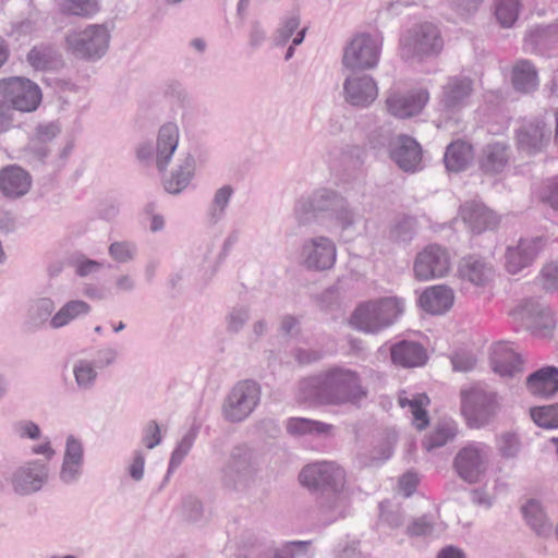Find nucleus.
<instances>
[{
	"label": "nucleus",
	"instance_id": "f257e3e1",
	"mask_svg": "<svg viewBox=\"0 0 558 558\" xmlns=\"http://www.w3.org/2000/svg\"><path fill=\"white\" fill-rule=\"evenodd\" d=\"M300 483L314 492L327 493L322 496L319 507L330 520H335L342 513L344 498L341 495L345 485L344 470L331 461H319L307 464L299 474Z\"/></svg>",
	"mask_w": 558,
	"mask_h": 558
},
{
	"label": "nucleus",
	"instance_id": "f03ea898",
	"mask_svg": "<svg viewBox=\"0 0 558 558\" xmlns=\"http://www.w3.org/2000/svg\"><path fill=\"white\" fill-rule=\"evenodd\" d=\"M500 409L499 396L487 386L476 383L460 389V412L470 428L489 425Z\"/></svg>",
	"mask_w": 558,
	"mask_h": 558
},
{
	"label": "nucleus",
	"instance_id": "7ed1b4c3",
	"mask_svg": "<svg viewBox=\"0 0 558 558\" xmlns=\"http://www.w3.org/2000/svg\"><path fill=\"white\" fill-rule=\"evenodd\" d=\"M404 311L402 299L390 296L361 304L351 317L359 330L376 333L392 325Z\"/></svg>",
	"mask_w": 558,
	"mask_h": 558
},
{
	"label": "nucleus",
	"instance_id": "20e7f679",
	"mask_svg": "<svg viewBox=\"0 0 558 558\" xmlns=\"http://www.w3.org/2000/svg\"><path fill=\"white\" fill-rule=\"evenodd\" d=\"M223 486L236 493L247 492L255 483L258 461L255 452L247 446L232 448L221 470Z\"/></svg>",
	"mask_w": 558,
	"mask_h": 558
},
{
	"label": "nucleus",
	"instance_id": "39448f33",
	"mask_svg": "<svg viewBox=\"0 0 558 558\" xmlns=\"http://www.w3.org/2000/svg\"><path fill=\"white\" fill-rule=\"evenodd\" d=\"M329 405L359 404L367 398V388L353 369L332 367L325 372Z\"/></svg>",
	"mask_w": 558,
	"mask_h": 558
},
{
	"label": "nucleus",
	"instance_id": "423d86ee",
	"mask_svg": "<svg viewBox=\"0 0 558 558\" xmlns=\"http://www.w3.org/2000/svg\"><path fill=\"white\" fill-rule=\"evenodd\" d=\"M383 47L380 35L359 33L343 48L342 65L349 70H371L379 61Z\"/></svg>",
	"mask_w": 558,
	"mask_h": 558
},
{
	"label": "nucleus",
	"instance_id": "0eeeda50",
	"mask_svg": "<svg viewBox=\"0 0 558 558\" xmlns=\"http://www.w3.org/2000/svg\"><path fill=\"white\" fill-rule=\"evenodd\" d=\"M490 454L492 449L487 444L469 441L458 450L453 469L462 481L469 484L478 483L488 469Z\"/></svg>",
	"mask_w": 558,
	"mask_h": 558
},
{
	"label": "nucleus",
	"instance_id": "6e6552de",
	"mask_svg": "<svg viewBox=\"0 0 558 558\" xmlns=\"http://www.w3.org/2000/svg\"><path fill=\"white\" fill-rule=\"evenodd\" d=\"M110 35L104 25H89L83 31H72L65 37L66 49L76 58H101L109 46Z\"/></svg>",
	"mask_w": 558,
	"mask_h": 558
},
{
	"label": "nucleus",
	"instance_id": "1a4fd4ad",
	"mask_svg": "<svg viewBox=\"0 0 558 558\" xmlns=\"http://www.w3.org/2000/svg\"><path fill=\"white\" fill-rule=\"evenodd\" d=\"M260 401V388L254 380H241L233 386L222 405L223 417L232 423L247 418Z\"/></svg>",
	"mask_w": 558,
	"mask_h": 558
},
{
	"label": "nucleus",
	"instance_id": "9d476101",
	"mask_svg": "<svg viewBox=\"0 0 558 558\" xmlns=\"http://www.w3.org/2000/svg\"><path fill=\"white\" fill-rule=\"evenodd\" d=\"M442 39L438 28L432 23H423L409 29L401 38V50L405 58L424 59L438 54Z\"/></svg>",
	"mask_w": 558,
	"mask_h": 558
},
{
	"label": "nucleus",
	"instance_id": "9b49d317",
	"mask_svg": "<svg viewBox=\"0 0 558 558\" xmlns=\"http://www.w3.org/2000/svg\"><path fill=\"white\" fill-rule=\"evenodd\" d=\"M337 260V246L332 239L325 235L310 236L303 240L299 248L300 265L310 271H325L333 267Z\"/></svg>",
	"mask_w": 558,
	"mask_h": 558
},
{
	"label": "nucleus",
	"instance_id": "f8f14e48",
	"mask_svg": "<svg viewBox=\"0 0 558 558\" xmlns=\"http://www.w3.org/2000/svg\"><path fill=\"white\" fill-rule=\"evenodd\" d=\"M0 99L10 110L34 111L40 104V88L27 78L10 77L0 82Z\"/></svg>",
	"mask_w": 558,
	"mask_h": 558
},
{
	"label": "nucleus",
	"instance_id": "ddd939ff",
	"mask_svg": "<svg viewBox=\"0 0 558 558\" xmlns=\"http://www.w3.org/2000/svg\"><path fill=\"white\" fill-rule=\"evenodd\" d=\"M512 315L536 337H549L556 327V318L549 306L537 300L524 301L513 310Z\"/></svg>",
	"mask_w": 558,
	"mask_h": 558
},
{
	"label": "nucleus",
	"instance_id": "4468645a",
	"mask_svg": "<svg viewBox=\"0 0 558 558\" xmlns=\"http://www.w3.org/2000/svg\"><path fill=\"white\" fill-rule=\"evenodd\" d=\"M450 269V255L447 248L438 244H430L418 252L413 264L414 277L420 281L442 278Z\"/></svg>",
	"mask_w": 558,
	"mask_h": 558
},
{
	"label": "nucleus",
	"instance_id": "2eb2a0df",
	"mask_svg": "<svg viewBox=\"0 0 558 558\" xmlns=\"http://www.w3.org/2000/svg\"><path fill=\"white\" fill-rule=\"evenodd\" d=\"M179 140V126L171 122L165 123L158 130L155 150L149 145H143L137 149V157L144 160L154 155L158 171L165 172L178 148Z\"/></svg>",
	"mask_w": 558,
	"mask_h": 558
},
{
	"label": "nucleus",
	"instance_id": "dca6fc26",
	"mask_svg": "<svg viewBox=\"0 0 558 558\" xmlns=\"http://www.w3.org/2000/svg\"><path fill=\"white\" fill-rule=\"evenodd\" d=\"M49 469L40 460L28 461L19 466L11 476L13 490L22 496L34 494L48 481Z\"/></svg>",
	"mask_w": 558,
	"mask_h": 558
},
{
	"label": "nucleus",
	"instance_id": "f3484780",
	"mask_svg": "<svg viewBox=\"0 0 558 558\" xmlns=\"http://www.w3.org/2000/svg\"><path fill=\"white\" fill-rule=\"evenodd\" d=\"M344 100L353 107L366 108L378 96L375 80L367 74H351L343 82Z\"/></svg>",
	"mask_w": 558,
	"mask_h": 558
},
{
	"label": "nucleus",
	"instance_id": "a211bd4d",
	"mask_svg": "<svg viewBox=\"0 0 558 558\" xmlns=\"http://www.w3.org/2000/svg\"><path fill=\"white\" fill-rule=\"evenodd\" d=\"M472 93L471 78L460 75L449 76L441 87L439 104L445 110L456 112L468 106Z\"/></svg>",
	"mask_w": 558,
	"mask_h": 558
},
{
	"label": "nucleus",
	"instance_id": "6ab92c4d",
	"mask_svg": "<svg viewBox=\"0 0 558 558\" xmlns=\"http://www.w3.org/2000/svg\"><path fill=\"white\" fill-rule=\"evenodd\" d=\"M543 247L541 238L521 239L517 245L509 246L505 253V267L509 274H518L529 267Z\"/></svg>",
	"mask_w": 558,
	"mask_h": 558
},
{
	"label": "nucleus",
	"instance_id": "aec40b11",
	"mask_svg": "<svg viewBox=\"0 0 558 558\" xmlns=\"http://www.w3.org/2000/svg\"><path fill=\"white\" fill-rule=\"evenodd\" d=\"M493 371L501 377H514L524 369V361L512 343L497 342L490 352Z\"/></svg>",
	"mask_w": 558,
	"mask_h": 558
},
{
	"label": "nucleus",
	"instance_id": "412c9836",
	"mask_svg": "<svg viewBox=\"0 0 558 558\" xmlns=\"http://www.w3.org/2000/svg\"><path fill=\"white\" fill-rule=\"evenodd\" d=\"M550 140V130L546 124L535 119L523 124L517 131V146L527 155H535L544 149Z\"/></svg>",
	"mask_w": 558,
	"mask_h": 558
},
{
	"label": "nucleus",
	"instance_id": "4be33fe9",
	"mask_svg": "<svg viewBox=\"0 0 558 558\" xmlns=\"http://www.w3.org/2000/svg\"><path fill=\"white\" fill-rule=\"evenodd\" d=\"M428 100L424 89L408 94L390 93L386 99L388 112L397 118L405 119L418 114Z\"/></svg>",
	"mask_w": 558,
	"mask_h": 558
},
{
	"label": "nucleus",
	"instance_id": "5701e85b",
	"mask_svg": "<svg viewBox=\"0 0 558 558\" xmlns=\"http://www.w3.org/2000/svg\"><path fill=\"white\" fill-rule=\"evenodd\" d=\"M458 274L462 280L475 287H486L494 279L495 268L485 257L468 255L460 260Z\"/></svg>",
	"mask_w": 558,
	"mask_h": 558
},
{
	"label": "nucleus",
	"instance_id": "b1692460",
	"mask_svg": "<svg viewBox=\"0 0 558 558\" xmlns=\"http://www.w3.org/2000/svg\"><path fill=\"white\" fill-rule=\"evenodd\" d=\"M460 216L463 222L474 233H482L496 228L499 217L480 202H466L460 207Z\"/></svg>",
	"mask_w": 558,
	"mask_h": 558
},
{
	"label": "nucleus",
	"instance_id": "393cba45",
	"mask_svg": "<svg viewBox=\"0 0 558 558\" xmlns=\"http://www.w3.org/2000/svg\"><path fill=\"white\" fill-rule=\"evenodd\" d=\"M391 158L402 170L414 172L422 161L421 146L408 135H399L392 143Z\"/></svg>",
	"mask_w": 558,
	"mask_h": 558
},
{
	"label": "nucleus",
	"instance_id": "a878e982",
	"mask_svg": "<svg viewBox=\"0 0 558 558\" xmlns=\"http://www.w3.org/2000/svg\"><path fill=\"white\" fill-rule=\"evenodd\" d=\"M59 132V126L53 122L39 124L24 149L28 161L44 162L50 151L49 144L56 138Z\"/></svg>",
	"mask_w": 558,
	"mask_h": 558
},
{
	"label": "nucleus",
	"instance_id": "bb28decb",
	"mask_svg": "<svg viewBox=\"0 0 558 558\" xmlns=\"http://www.w3.org/2000/svg\"><path fill=\"white\" fill-rule=\"evenodd\" d=\"M32 187L31 174L17 166H10L0 172V191L8 198H20Z\"/></svg>",
	"mask_w": 558,
	"mask_h": 558
},
{
	"label": "nucleus",
	"instance_id": "cd10ccee",
	"mask_svg": "<svg viewBox=\"0 0 558 558\" xmlns=\"http://www.w3.org/2000/svg\"><path fill=\"white\" fill-rule=\"evenodd\" d=\"M510 160V146L505 142H493L485 145L478 159L480 168L487 174L504 171Z\"/></svg>",
	"mask_w": 558,
	"mask_h": 558
},
{
	"label": "nucleus",
	"instance_id": "c85d7f7f",
	"mask_svg": "<svg viewBox=\"0 0 558 558\" xmlns=\"http://www.w3.org/2000/svg\"><path fill=\"white\" fill-rule=\"evenodd\" d=\"M391 360L402 367H418L426 363L427 353L416 341L402 340L391 347Z\"/></svg>",
	"mask_w": 558,
	"mask_h": 558
},
{
	"label": "nucleus",
	"instance_id": "c756f323",
	"mask_svg": "<svg viewBox=\"0 0 558 558\" xmlns=\"http://www.w3.org/2000/svg\"><path fill=\"white\" fill-rule=\"evenodd\" d=\"M284 427L287 433L295 438L329 437L333 432V425L307 417H289L284 422Z\"/></svg>",
	"mask_w": 558,
	"mask_h": 558
},
{
	"label": "nucleus",
	"instance_id": "7c9ffc66",
	"mask_svg": "<svg viewBox=\"0 0 558 558\" xmlns=\"http://www.w3.org/2000/svg\"><path fill=\"white\" fill-rule=\"evenodd\" d=\"M195 173V158L186 154L178 160L170 175L165 179L163 186L168 193L179 194L187 187Z\"/></svg>",
	"mask_w": 558,
	"mask_h": 558
},
{
	"label": "nucleus",
	"instance_id": "2f4dec72",
	"mask_svg": "<svg viewBox=\"0 0 558 558\" xmlns=\"http://www.w3.org/2000/svg\"><path fill=\"white\" fill-rule=\"evenodd\" d=\"M453 291L446 286H434L426 289L418 299L420 306L430 314H442L453 304Z\"/></svg>",
	"mask_w": 558,
	"mask_h": 558
},
{
	"label": "nucleus",
	"instance_id": "473e14b6",
	"mask_svg": "<svg viewBox=\"0 0 558 558\" xmlns=\"http://www.w3.org/2000/svg\"><path fill=\"white\" fill-rule=\"evenodd\" d=\"M526 387L534 396L549 397L558 391V368L543 367L526 378Z\"/></svg>",
	"mask_w": 558,
	"mask_h": 558
},
{
	"label": "nucleus",
	"instance_id": "72a5a7b5",
	"mask_svg": "<svg viewBox=\"0 0 558 558\" xmlns=\"http://www.w3.org/2000/svg\"><path fill=\"white\" fill-rule=\"evenodd\" d=\"M325 372L299 383L298 399L303 403L328 404Z\"/></svg>",
	"mask_w": 558,
	"mask_h": 558
},
{
	"label": "nucleus",
	"instance_id": "f704fd0d",
	"mask_svg": "<svg viewBox=\"0 0 558 558\" xmlns=\"http://www.w3.org/2000/svg\"><path fill=\"white\" fill-rule=\"evenodd\" d=\"M90 312V305L83 300H70L65 302L59 311L49 319L52 329H60L68 326L81 316Z\"/></svg>",
	"mask_w": 558,
	"mask_h": 558
},
{
	"label": "nucleus",
	"instance_id": "c9c22d12",
	"mask_svg": "<svg viewBox=\"0 0 558 558\" xmlns=\"http://www.w3.org/2000/svg\"><path fill=\"white\" fill-rule=\"evenodd\" d=\"M472 159V145L460 140L448 145L444 157L446 168L454 172L465 169Z\"/></svg>",
	"mask_w": 558,
	"mask_h": 558
},
{
	"label": "nucleus",
	"instance_id": "e433bc0d",
	"mask_svg": "<svg viewBox=\"0 0 558 558\" xmlns=\"http://www.w3.org/2000/svg\"><path fill=\"white\" fill-rule=\"evenodd\" d=\"M526 523L539 536H547L551 532V523L539 501L531 499L522 507Z\"/></svg>",
	"mask_w": 558,
	"mask_h": 558
},
{
	"label": "nucleus",
	"instance_id": "4c0bfd02",
	"mask_svg": "<svg viewBox=\"0 0 558 558\" xmlns=\"http://www.w3.org/2000/svg\"><path fill=\"white\" fill-rule=\"evenodd\" d=\"M512 84L523 93L534 90L538 85L535 66L527 60H519L512 69Z\"/></svg>",
	"mask_w": 558,
	"mask_h": 558
},
{
	"label": "nucleus",
	"instance_id": "58836bf2",
	"mask_svg": "<svg viewBox=\"0 0 558 558\" xmlns=\"http://www.w3.org/2000/svg\"><path fill=\"white\" fill-rule=\"evenodd\" d=\"M458 434V424L453 420L439 422L433 432L428 434L423 442L426 450H432L445 446L448 441L454 439Z\"/></svg>",
	"mask_w": 558,
	"mask_h": 558
},
{
	"label": "nucleus",
	"instance_id": "ea45409f",
	"mask_svg": "<svg viewBox=\"0 0 558 558\" xmlns=\"http://www.w3.org/2000/svg\"><path fill=\"white\" fill-rule=\"evenodd\" d=\"M428 403L429 399L426 395H415L411 399L404 392L399 396L400 407L409 408L417 429H423L428 425L427 412L425 410Z\"/></svg>",
	"mask_w": 558,
	"mask_h": 558
},
{
	"label": "nucleus",
	"instance_id": "a19ab883",
	"mask_svg": "<svg viewBox=\"0 0 558 558\" xmlns=\"http://www.w3.org/2000/svg\"><path fill=\"white\" fill-rule=\"evenodd\" d=\"M27 61L36 70H49L57 66L60 59L58 51L52 46L39 45L31 49Z\"/></svg>",
	"mask_w": 558,
	"mask_h": 558
},
{
	"label": "nucleus",
	"instance_id": "79ce46f5",
	"mask_svg": "<svg viewBox=\"0 0 558 558\" xmlns=\"http://www.w3.org/2000/svg\"><path fill=\"white\" fill-rule=\"evenodd\" d=\"M416 227L415 218L410 216L399 217L391 223L388 238L395 243H409L416 233Z\"/></svg>",
	"mask_w": 558,
	"mask_h": 558
},
{
	"label": "nucleus",
	"instance_id": "37998d69",
	"mask_svg": "<svg viewBox=\"0 0 558 558\" xmlns=\"http://www.w3.org/2000/svg\"><path fill=\"white\" fill-rule=\"evenodd\" d=\"M75 383L81 390H90L97 379L95 364L88 360H77L73 365Z\"/></svg>",
	"mask_w": 558,
	"mask_h": 558
},
{
	"label": "nucleus",
	"instance_id": "c03bdc74",
	"mask_svg": "<svg viewBox=\"0 0 558 558\" xmlns=\"http://www.w3.org/2000/svg\"><path fill=\"white\" fill-rule=\"evenodd\" d=\"M330 218L341 231H345L355 225L357 215L349 202L341 197L331 210Z\"/></svg>",
	"mask_w": 558,
	"mask_h": 558
},
{
	"label": "nucleus",
	"instance_id": "a18cd8bd",
	"mask_svg": "<svg viewBox=\"0 0 558 558\" xmlns=\"http://www.w3.org/2000/svg\"><path fill=\"white\" fill-rule=\"evenodd\" d=\"M54 302L49 298H40L33 302L28 308V320L35 326L39 327L47 323L52 316L54 311Z\"/></svg>",
	"mask_w": 558,
	"mask_h": 558
},
{
	"label": "nucleus",
	"instance_id": "49530a36",
	"mask_svg": "<svg viewBox=\"0 0 558 558\" xmlns=\"http://www.w3.org/2000/svg\"><path fill=\"white\" fill-rule=\"evenodd\" d=\"M197 434H198V428L193 426L182 437V439L179 441V444L177 445V447L174 448V450L171 453L168 473H171L177 468H179V465L182 463V461L184 460V458L187 456L191 448L193 447V444L196 439Z\"/></svg>",
	"mask_w": 558,
	"mask_h": 558
},
{
	"label": "nucleus",
	"instance_id": "de8ad7c7",
	"mask_svg": "<svg viewBox=\"0 0 558 558\" xmlns=\"http://www.w3.org/2000/svg\"><path fill=\"white\" fill-rule=\"evenodd\" d=\"M519 11V0H496L495 2V16L502 27H511L518 20Z\"/></svg>",
	"mask_w": 558,
	"mask_h": 558
},
{
	"label": "nucleus",
	"instance_id": "09e8293b",
	"mask_svg": "<svg viewBox=\"0 0 558 558\" xmlns=\"http://www.w3.org/2000/svg\"><path fill=\"white\" fill-rule=\"evenodd\" d=\"M63 14L89 17L99 11L97 0H63L60 4Z\"/></svg>",
	"mask_w": 558,
	"mask_h": 558
},
{
	"label": "nucleus",
	"instance_id": "8fccbe9b",
	"mask_svg": "<svg viewBox=\"0 0 558 558\" xmlns=\"http://www.w3.org/2000/svg\"><path fill=\"white\" fill-rule=\"evenodd\" d=\"M233 194V190L229 185L218 189L208 209V216L211 222H218L223 216L226 208Z\"/></svg>",
	"mask_w": 558,
	"mask_h": 558
},
{
	"label": "nucleus",
	"instance_id": "3c124183",
	"mask_svg": "<svg viewBox=\"0 0 558 558\" xmlns=\"http://www.w3.org/2000/svg\"><path fill=\"white\" fill-rule=\"evenodd\" d=\"M533 421L541 427H558V403L531 410Z\"/></svg>",
	"mask_w": 558,
	"mask_h": 558
},
{
	"label": "nucleus",
	"instance_id": "603ef678",
	"mask_svg": "<svg viewBox=\"0 0 558 558\" xmlns=\"http://www.w3.org/2000/svg\"><path fill=\"white\" fill-rule=\"evenodd\" d=\"M341 197L342 196L338 193L326 189L317 190L310 196L317 213H331L336 203H338Z\"/></svg>",
	"mask_w": 558,
	"mask_h": 558
},
{
	"label": "nucleus",
	"instance_id": "864d4df0",
	"mask_svg": "<svg viewBox=\"0 0 558 558\" xmlns=\"http://www.w3.org/2000/svg\"><path fill=\"white\" fill-rule=\"evenodd\" d=\"M498 451L502 458L513 459L518 457L521 442L518 435L507 432L500 435L497 441Z\"/></svg>",
	"mask_w": 558,
	"mask_h": 558
},
{
	"label": "nucleus",
	"instance_id": "5fc2aeb1",
	"mask_svg": "<svg viewBox=\"0 0 558 558\" xmlns=\"http://www.w3.org/2000/svg\"><path fill=\"white\" fill-rule=\"evenodd\" d=\"M434 519L424 514L413 519L407 526V534L410 537L429 536L434 532Z\"/></svg>",
	"mask_w": 558,
	"mask_h": 558
},
{
	"label": "nucleus",
	"instance_id": "6e6d98bb",
	"mask_svg": "<svg viewBox=\"0 0 558 558\" xmlns=\"http://www.w3.org/2000/svg\"><path fill=\"white\" fill-rule=\"evenodd\" d=\"M110 256L119 263H129L136 255V245L129 241L113 242L109 246Z\"/></svg>",
	"mask_w": 558,
	"mask_h": 558
},
{
	"label": "nucleus",
	"instance_id": "4d7b16f0",
	"mask_svg": "<svg viewBox=\"0 0 558 558\" xmlns=\"http://www.w3.org/2000/svg\"><path fill=\"white\" fill-rule=\"evenodd\" d=\"M299 26L300 17L298 15L287 17L276 32L274 37L275 44L277 46L286 45Z\"/></svg>",
	"mask_w": 558,
	"mask_h": 558
},
{
	"label": "nucleus",
	"instance_id": "13d9d810",
	"mask_svg": "<svg viewBox=\"0 0 558 558\" xmlns=\"http://www.w3.org/2000/svg\"><path fill=\"white\" fill-rule=\"evenodd\" d=\"M317 210L310 196L300 198L294 207V217L301 226L310 223L315 218Z\"/></svg>",
	"mask_w": 558,
	"mask_h": 558
},
{
	"label": "nucleus",
	"instance_id": "bf43d9fd",
	"mask_svg": "<svg viewBox=\"0 0 558 558\" xmlns=\"http://www.w3.org/2000/svg\"><path fill=\"white\" fill-rule=\"evenodd\" d=\"M162 440L161 432L156 421H149L143 429L142 442L147 449H153Z\"/></svg>",
	"mask_w": 558,
	"mask_h": 558
},
{
	"label": "nucleus",
	"instance_id": "052dcab7",
	"mask_svg": "<svg viewBox=\"0 0 558 558\" xmlns=\"http://www.w3.org/2000/svg\"><path fill=\"white\" fill-rule=\"evenodd\" d=\"M310 541H295L283 545L281 548L271 553V558H294L296 551H306L310 548Z\"/></svg>",
	"mask_w": 558,
	"mask_h": 558
},
{
	"label": "nucleus",
	"instance_id": "680f3d73",
	"mask_svg": "<svg viewBox=\"0 0 558 558\" xmlns=\"http://www.w3.org/2000/svg\"><path fill=\"white\" fill-rule=\"evenodd\" d=\"M539 279L545 290L558 291V267L556 265L548 264L544 266Z\"/></svg>",
	"mask_w": 558,
	"mask_h": 558
},
{
	"label": "nucleus",
	"instance_id": "e2e57ef3",
	"mask_svg": "<svg viewBox=\"0 0 558 558\" xmlns=\"http://www.w3.org/2000/svg\"><path fill=\"white\" fill-rule=\"evenodd\" d=\"M250 318L248 310L245 307L234 308L227 317L228 330L230 332H238L242 329Z\"/></svg>",
	"mask_w": 558,
	"mask_h": 558
},
{
	"label": "nucleus",
	"instance_id": "0e129e2a",
	"mask_svg": "<svg viewBox=\"0 0 558 558\" xmlns=\"http://www.w3.org/2000/svg\"><path fill=\"white\" fill-rule=\"evenodd\" d=\"M82 468L83 463L63 460L60 471L61 481L66 484L76 482L82 473Z\"/></svg>",
	"mask_w": 558,
	"mask_h": 558
},
{
	"label": "nucleus",
	"instance_id": "69168bd1",
	"mask_svg": "<svg viewBox=\"0 0 558 558\" xmlns=\"http://www.w3.org/2000/svg\"><path fill=\"white\" fill-rule=\"evenodd\" d=\"M452 367L458 372H469L474 368L476 359L469 352H457L451 357Z\"/></svg>",
	"mask_w": 558,
	"mask_h": 558
},
{
	"label": "nucleus",
	"instance_id": "338daca9",
	"mask_svg": "<svg viewBox=\"0 0 558 558\" xmlns=\"http://www.w3.org/2000/svg\"><path fill=\"white\" fill-rule=\"evenodd\" d=\"M83 445L73 436L68 437L63 460L83 463Z\"/></svg>",
	"mask_w": 558,
	"mask_h": 558
},
{
	"label": "nucleus",
	"instance_id": "774afa93",
	"mask_svg": "<svg viewBox=\"0 0 558 558\" xmlns=\"http://www.w3.org/2000/svg\"><path fill=\"white\" fill-rule=\"evenodd\" d=\"M14 430L22 438L38 439L40 437L39 426L32 421H21L16 423Z\"/></svg>",
	"mask_w": 558,
	"mask_h": 558
}]
</instances>
